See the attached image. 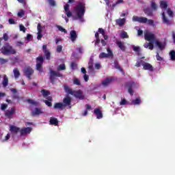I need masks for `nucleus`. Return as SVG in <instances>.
Returning <instances> with one entry per match:
<instances>
[{
  "mask_svg": "<svg viewBox=\"0 0 175 175\" xmlns=\"http://www.w3.org/2000/svg\"><path fill=\"white\" fill-rule=\"evenodd\" d=\"M145 40L150 42L149 43H145L144 47L148 49L149 50H154V42H155V34L152 33H146L144 34Z\"/></svg>",
  "mask_w": 175,
  "mask_h": 175,
  "instance_id": "f257e3e1",
  "label": "nucleus"
},
{
  "mask_svg": "<svg viewBox=\"0 0 175 175\" xmlns=\"http://www.w3.org/2000/svg\"><path fill=\"white\" fill-rule=\"evenodd\" d=\"M74 10L77 14L78 18H83L85 14V4L83 3V1H79L74 8Z\"/></svg>",
  "mask_w": 175,
  "mask_h": 175,
  "instance_id": "f03ea898",
  "label": "nucleus"
},
{
  "mask_svg": "<svg viewBox=\"0 0 175 175\" xmlns=\"http://www.w3.org/2000/svg\"><path fill=\"white\" fill-rule=\"evenodd\" d=\"M1 53H2L3 55H10L12 54H16L17 51L13 49V46H11L9 43H5L0 49Z\"/></svg>",
  "mask_w": 175,
  "mask_h": 175,
  "instance_id": "7ed1b4c3",
  "label": "nucleus"
},
{
  "mask_svg": "<svg viewBox=\"0 0 175 175\" xmlns=\"http://www.w3.org/2000/svg\"><path fill=\"white\" fill-rule=\"evenodd\" d=\"M63 76L64 75H62V74L59 73V72L50 70L49 80L51 84H54V83H55V77H63Z\"/></svg>",
  "mask_w": 175,
  "mask_h": 175,
  "instance_id": "20e7f679",
  "label": "nucleus"
},
{
  "mask_svg": "<svg viewBox=\"0 0 175 175\" xmlns=\"http://www.w3.org/2000/svg\"><path fill=\"white\" fill-rule=\"evenodd\" d=\"M34 70L32 68H31V66H26L25 67L24 70H23V73L25 75V76H26V77H27V79L29 80H31L32 78L31 77V76H32V75H33L34 73Z\"/></svg>",
  "mask_w": 175,
  "mask_h": 175,
  "instance_id": "39448f33",
  "label": "nucleus"
},
{
  "mask_svg": "<svg viewBox=\"0 0 175 175\" xmlns=\"http://www.w3.org/2000/svg\"><path fill=\"white\" fill-rule=\"evenodd\" d=\"M125 88H128V92L130 95H133V89L136 87V83L134 81H129L124 83Z\"/></svg>",
  "mask_w": 175,
  "mask_h": 175,
  "instance_id": "423d86ee",
  "label": "nucleus"
},
{
  "mask_svg": "<svg viewBox=\"0 0 175 175\" xmlns=\"http://www.w3.org/2000/svg\"><path fill=\"white\" fill-rule=\"evenodd\" d=\"M72 96H75L77 99H79V100H84L85 98L81 90H74Z\"/></svg>",
  "mask_w": 175,
  "mask_h": 175,
  "instance_id": "0eeeda50",
  "label": "nucleus"
},
{
  "mask_svg": "<svg viewBox=\"0 0 175 175\" xmlns=\"http://www.w3.org/2000/svg\"><path fill=\"white\" fill-rule=\"evenodd\" d=\"M133 21L136 23H139L140 24H147V21H148V18L143 16H133Z\"/></svg>",
  "mask_w": 175,
  "mask_h": 175,
  "instance_id": "6e6552de",
  "label": "nucleus"
},
{
  "mask_svg": "<svg viewBox=\"0 0 175 175\" xmlns=\"http://www.w3.org/2000/svg\"><path fill=\"white\" fill-rule=\"evenodd\" d=\"M107 51L108 53H101L99 55V58H109V57H113V52L111 51V49L110 48H107Z\"/></svg>",
  "mask_w": 175,
  "mask_h": 175,
  "instance_id": "1a4fd4ad",
  "label": "nucleus"
},
{
  "mask_svg": "<svg viewBox=\"0 0 175 175\" xmlns=\"http://www.w3.org/2000/svg\"><path fill=\"white\" fill-rule=\"evenodd\" d=\"M70 105H72V98L69 96H67L63 99V105L64 106V107L68 106L70 109V107H72Z\"/></svg>",
  "mask_w": 175,
  "mask_h": 175,
  "instance_id": "9d476101",
  "label": "nucleus"
},
{
  "mask_svg": "<svg viewBox=\"0 0 175 175\" xmlns=\"http://www.w3.org/2000/svg\"><path fill=\"white\" fill-rule=\"evenodd\" d=\"M114 81V78L113 77H108L102 81L101 84L103 87H109L111 83Z\"/></svg>",
  "mask_w": 175,
  "mask_h": 175,
  "instance_id": "9b49d317",
  "label": "nucleus"
},
{
  "mask_svg": "<svg viewBox=\"0 0 175 175\" xmlns=\"http://www.w3.org/2000/svg\"><path fill=\"white\" fill-rule=\"evenodd\" d=\"M32 132V128L31 127H25L20 130L21 136H25Z\"/></svg>",
  "mask_w": 175,
  "mask_h": 175,
  "instance_id": "f8f14e48",
  "label": "nucleus"
},
{
  "mask_svg": "<svg viewBox=\"0 0 175 175\" xmlns=\"http://www.w3.org/2000/svg\"><path fill=\"white\" fill-rule=\"evenodd\" d=\"M42 51L44 53L46 59H47L48 61L50 60V58L51 57V53L49 51V50H47V45L42 46Z\"/></svg>",
  "mask_w": 175,
  "mask_h": 175,
  "instance_id": "ddd939ff",
  "label": "nucleus"
},
{
  "mask_svg": "<svg viewBox=\"0 0 175 175\" xmlns=\"http://www.w3.org/2000/svg\"><path fill=\"white\" fill-rule=\"evenodd\" d=\"M143 69L144 70H149V72H152V70H154V67H152L151 64L144 62Z\"/></svg>",
  "mask_w": 175,
  "mask_h": 175,
  "instance_id": "4468645a",
  "label": "nucleus"
},
{
  "mask_svg": "<svg viewBox=\"0 0 175 175\" xmlns=\"http://www.w3.org/2000/svg\"><path fill=\"white\" fill-rule=\"evenodd\" d=\"M44 112L42 111L41 108L36 107L33 111H31V116L35 117V116H40V114H43Z\"/></svg>",
  "mask_w": 175,
  "mask_h": 175,
  "instance_id": "2eb2a0df",
  "label": "nucleus"
},
{
  "mask_svg": "<svg viewBox=\"0 0 175 175\" xmlns=\"http://www.w3.org/2000/svg\"><path fill=\"white\" fill-rule=\"evenodd\" d=\"M65 93L68 95H73L75 90H72L68 85H64Z\"/></svg>",
  "mask_w": 175,
  "mask_h": 175,
  "instance_id": "dca6fc26",
  "label": "nucleus"
},
{
  "mask_svg": "<svg viewBox=\"0 0 175 175\" xmlns=\"http://www.w3.org/2000/svg\"><path fill=\"white\" fill-rule=\"evenodd\" d=\"M88 68L90 72H94V56L90 57Z\"/></svg>",
  "mask_w": 175,
  "mask_h": 175,
  "instance_id": "f3484780",
  "label": "nucleus"
},
{
  "mask_svg": "<svg viewBox=\"0 0 175 175\" xmlns=\"http://www.w3.org/2000/svg\"><path fill=\"white\" fill-rule=\"evenodd\" d=\"M94 114L96 116V118L98 120H100V118H103V114L102 113V111L99 109V108H96L94 111Z\"/></svg>",
  "mask_w": 175,
  "mask_h": 175,
  "instance_id": "a211bd4d",
  "label": "nucleus"
},
{
  "mask_svg": "<svg viewBox=\"0 0 175 175\" xmlns=\"http://www.w3.org/2000/svg\"><path fill=\"white\" fill-rule=\"evenodd\" d=\"M64 12L65 14L67 16V17L70 18L72 16V12L69 10V4H66L64 5Z\"/></svg>",
  "mask_w": 175,
  "mask_h": 175,
  "instance_id": "6ab92c4d",
  "label": "nucleus"
},
{
  "mask_svg": "<svg viewBox=\"0 0 175 175\" xmlns=\"http://www.w3.org/2000/svg\"><path fill=\"white\" fill-rule=\"evenodd\" d=\"M162 17H163V24H166V25H172V22L167 17H166V15L165 14V12L162 13Z\"/></svg>",
  "mask_w": 175,
  "mask_h": 175,
  "instance_id": "aec40b11",
  "label": "nucleus"
},
{
  "mask_svg": "<svg viewBox=\"0 0 175 175\" xmlns=\"http://www.w3.org/2000/svg\"><path fill=\"white\" fill-rule=\"evenodd\" d=\"M46 99L47 100H44V103H45L48 107H51V106H53V103H51L53 102V97L49 96L46 97Z\"/></svg>",
  "mask_w": 175,
  "mask_h": 175,
  "instance_id": "412c9836",
  "label": "nucleus"
},
{
  "mask_svg": "<svg viewBox=\"0 0 175 175\" xmlns=\"http://www.w3.org/2000/svg\"><path fill=\"white\" fill-rule=\"evenodd\" d=\"M14 113H16V109L12 107L10 111H7L5 112V116L8 117V118H12V116H13Z\"/></svg>",
  "mask_w": 175,
  "mask_h": 175,
  "instance_id": "4be33fe9",
  "label": "nucleus"
},
{
  "mask_svg": "<svg viewBox=\"0 0 175 175\" xmlns=\"http://www.w3.org/2000/svg\"><path fill=\"white\" fill-rule=\"evenodd\" d=\"M70 40L72 42H75L76 39H77V33H76V31L72 30L70 32Z\"/></svg>",
  "mask_w": 175,
  "mask_h": 175,
  "instance_id": "5701e85b",
  "label": "nucleus"
},
{
  "mask_svg": "<svg viewBox=\"0 0 175 175\" xmlns=\"http://www.w3.org/2000/svg\"><path fill=\"white\" fill-rule=\"evenodd\" d=\"M116 44L122 51H125L126 50V47L121 40L117 41Z\"/></svg>",
  "mask_w": 175,
  "mask_h": 175,
  "instance_id": "b1692460",
  "label": "nucleus"
},
{
  "mask_svg": "<svg viewBox=\"0 0 175 175\" xmlns=\"http://www.w3.org/2000/svg\"><path fill=\"white\" fill-rule=\"evenodd\" d=\"M50 125H54L55 126H58V119L57 118L51 117L49 120Z\"/></svg>",
  "mask_w": 175,
  "mask_h": 175,
  "instance_id": "393cba45",
  "label": "nucleus"
},
{
  "mask_svg": "<svg viewBox=\"0 0 175 175\" xmlns=\"http://www.w3.org/2000/svg\"><path fill=\"white\" fill-rule=\"evenodd\" d=\"M10 131L12 133H18V132H20L21 129H20V127H17L16 126H10Z\"/></svg>",
  "mask_w": 175,
  "mask_h": 175,
  "instance_id": "a878e982",
  "label": "nucleus"
},
{
  "mask_svg": "<svg viewBox=\"0 0 175 175\" xmlns=\"http://www.w3.org/2000/svg\"><path fill=\"white\" fill-rule=\"evenodd\" d=\"M117 25L119 27H124L125 25V18H119L116 20Z\"/></svg>",
  "mask_w": 175,
  "mask_h": 175,
  "instance_id": "bb28decb",
  "label": "nucleus"
},
{
  "mask_svg": "<svg viewBox=\"0 0 175 175\" xmlns=\"http://www.w3.org/2000/svg\"><path fill=\"white\" fill-rule=\"evenodd\" d=\"M144 12L145 13V14H146V16H152V10L150 8H146L144 9Z\"/></svg>",
  "mask_w": 175,
  "mask_h": 175,
  "instance_id": "cd10ccee",
  "label": "nucleus"
},
{
  "mask_svg": "<svg viewBox=\"0 0 175 175\" xmlns=\"http://www.w3.org/2000/svg\"><path fill=\"white\" fill-rule=\"evenodd\" d=\"M154 44H156V46H157V47H159L160 50H163L165 49V44L163 42L156 40L154 42Z\"/></svg>",
  "mask_w": 175,
  "mask_h": 175,
  "instance_id": "c85d7f7f",
  "label": "nucleus"
},
{
  "mask_svg": "<svg viewBox=\"0 0 175 175\" xmlns=\"http://www.w3.org/2000/svg\"><path fill=\"white\" fill-rule=\"evenodd\" d=\"M3 87L6 88V86L9 85V79L6 75H4L3 80L2 81Z\"/></svg>",
  "mask_w": 175,
  "mask_h": 175,
  "instance_id": "c756f323",
  "label": "nucleus"
},
{
  "mask_svg": "<svg viewBox=\"0 0 175 175\" xmlns=\"http://www.w3.org/2000/svg\"><path fill=\"white\" fill-rule=\"evenodd\" d=\"M14 72V76L15 77V79H18V77H20V70H18V68H15L13 70Z\"/></svg>",
  "mask_w": 175,
  "mask_h": 175,
  "instance_id": "7c9ffc66",
  "label": "nucleus"
},
{
  "mask_svg": "<svg viewBox=\"0 0 175 175\" xmlns=\"http://www.w3.org/2000/svg\"><path fill=\"white\" fill-rule=\"evenodd\" d=\"M64 105L62 103H56L54 105V109H61L62 110V109H64Z\"/></svg>",
  "mask_w": 175,
  "mask_h": 175,
  "instance_id": "2f4dec72",
  "label": "nucleus"
},
{
  "mask_svg": "<svg viewBox=\"0 0 175 175\" xmlns=\"http://www.w3.org/2000/svg\"><path fill=\"white\" fill-rule=\"evenodd\" d=\"M160 8L161 9H167V2L166 1H161Z\"/></svg>",
  "mask_w": 175,
  "mask_h": 175,
  "instance_id": "473e14b6",
  "label": "nucleus"
},
{
  "mask_svg": "<svg viewBox=\"0 0 175 175\" xmlns=\"http://www.w3.org/2000/svg\"><path fill=\"white\" fill-rule=\"evenodd\" d=\"M44 62V57L43 56H39L36 57V64H43Z\"/></svg>",
  "mask_w": 175,
  "mask_h": 175,
  "instance_id": "72a5a7b5",
  "label": "nucleus"
},
{
  "mask_svg": "<svg viewBox=\"0 0 175 175\" xmlns=\"http://www.w3.org/2000/svg\"><path fill=\"white\" fill-rule=\"evenodd\" d=\"M43 64H36V69L38 70L40 73H43Z\"/></svg>",
  "mask_w": 175,
  "mask_h": 175,
  "instance_id": "f704fd0d",
  "label": "nucleus"
},
{
  "mask_svg": "<svg viewBox=\"0 0 175 175\" xmlns=\"http://www.w3.org/2000/svg\"><path fill=\"white\" fill-rule=\"evenodd\" d=\"M27 102L29 103V105H33V106H38V105H39V103H38L31 98L27 99Z\"/></svg>",
  "mask_w": 175,
  "mask_h": 175,
  "instance_id": "c9c22d12",
  "label": "nucleus"
},
{
  "mask_svg": "<svg viewBox=\"0 0 175 175\" xmlns=\"http://www.w3.org/2000/svg\"><path fill=\"white\" fill-rule=\"evenodd\" d=\"M150 8L152 9V10H157V9H158V5H157L155 1H151Z\"/></svg>",
  "mask_w": 175,
  "mask_h": 175,
  "instance_id": "e433bc0d",
  "label": "nucleus"
},
{
  "mask_svg": "<svg viewBox=\"0 0 175 175\" xmlns=\"http://www.w3.org/2000/svg\"><path fill=\"white\" fill-rule=\"evenodd\" d=\"M113 64H114V66H115L116 69H118V70H120V72H122V68H121V66L118 64V61L115 60Z\"/></svg>",
  "mask_w": 175,
  "mask_h": 175,
  "instance_id": "4c0bfd02",
  "label": "nucleus"
},
{
  "mask_svg": "<svg viewBox=\"0 0 175 175\" xmlns=\"http://www.w3.org/2000/svg\"><path fill=\"white\" fill-rule=\"evenodd\" d=\"M41 94H42L44 98H46V96H49V95H50V92L43 89L41 90Z\"/></svg>",
  "mask_w": 175,
  "mask_h": 175,
  "instance_id": "58836bf2",
  "label": "nucleus"
},
{
  "mask_svg": "<svg viewBox=\"0 0 175 175\" xmlns=\"http://www.w3.org/2000/svg\"><path fill=\"white\" fill-rule=\"evenodd\" d=\"M170 57L171 61H175V51L172 50L170 52Z\"/></svg>",
  "mask_w": 175,
  "mask_h": 175,
  "instance_id": "ea45409f",
  "label": "nucleus"
},
{
  "mask_svg": "<svg viewBox=\"0 0 175 175\" xmlns=\"http://www.w3.org/2000/svg\"><path fill=\"white\" fill-rule=\"evenodd\" d=\"M144 60H138L137 62H136V64H135V66L137 67V68H140L141 66H142H142H143V65H144Z\"/></svg>",
  "mask_w": 175,
  "mask_h": 175,
  "instance_id": "a19ab883",
  "label": "nucleus"
},
{
  "mask_svg": "<svg viewBox=\"0 0 175 175\" xmlns=\"http://www.w3.org/2000/svg\"><path fill=\"white\" fill-rule=\"evenodd\" d=\"M120 38L122 39H128V38H129V36H128V33H126V31H122L120 35Z\"/></svg>",
  "mask_w": 175,
  "mask_h": 175,
  "instance_id": "79ce46f5",
  "label": "nucleus"
},
{
  "mask_svg": "<svg viewBox=\"0 0 175 175\" xmlns=\"http://www.w3.org/2000/svg\"><path fill=\"white\" fill-rule=\"evenodd\" d=\"M8 62H9V59L0 57V65H5V64H8Z\"/></svg>",
  "mask_w": 175,
  "mask_h": 175,
  "instance_id": "37998d69",
  "label": "nucleus"
},
{
  "mask_svg": "<svg viewBox=\"0 0 175 175\" xmlns=\"http://www.w3.org/2000/svg\"><path fill=\"white\" fill-rule=\"evenodd\" d=\"M56 27L57 28V29H59L61 32H64V33H68V31H66V29H65L64 27H62V26L61 25H56Z\"/></svg>",
  "mask_w": 175,
  "mask_h": 175,
  "instance_id": "c03bdc74",
  "label": "nucleus"
},
{
  "mask_svg": "<svg viewBox=\"0 0 175 175\" xmlns=\"http://www.w3.org/2000/svg\"><path fill=\"white\" fill-rule=\"evenodd\" d=\"M132 103L134 105H140V103H142V100L139 98H137L132 101Z\"/></svg>",
  "mask_w": 175,
  "mask_h": 175,
  "instance_id": "a18cd8bd",
  "label": "nucleus"
},
{
  "mask_svg": "<svg viewBox=\"0 0 175 175\" xmlns=\"http://www.w3.org/2000/svg\"><path fill=\"white\" fill-rule=\"evenodd\" d=\"M70 68L72 70H75V69H77V64H76V62H71Z\"/></svg>",
  "mask_w": 175,
  "mask_h": 175,
  "instance_id": "49530a36",
  "label": "nucleus"
},
{
  "mask_svg": "<svg viewBox=\"0 0 175 175\" xmlns=\"http://www.w3.org/2000/svg\"><path fill=\"white\" fill-rule=\"evenodd\" d=\"M66 69V66H65V64H60L58 67H57V70H65Z\"/></svg>",
  "mask_w": 175,
  "mask_h": 175,
  "instance_id": "de8ad7c7",
  "label": "nucleus"
},
{
  "mask_svg": "<svg viewBox=\"0 0 175 175\" xmlns=\"http://www.w3.org/2000/svg\"><path fill=\"white\" fill-rule=\"evenodd\" d=\"M120 3H124V0H118L115 3L112 5V8H114L117 5H120Z\"/></svg>",
  "mask_w": 175,
  "mask_h": 175,
  "instance_id": "09e8293b",
  "label": "nucleus"
},
{
  "mask_svg": "<svg viewBox=\"0 0 175 175\" xmlns=\"http://www.w3.org/2000/svg\"><path fill=\"white\" fill-rule=\"evenodd\" d=\"M120 106H124L125 105H128V101L125 98H122V100L120 102Z\"/></svg>",
  "mask_w": 175,
  "mask_h": 175,
  "instance_id": "8fccbe9b",
  "label": "nucleus"
},
{
  "mask_svg": "<svg viewBox=\"0 0 175 175\" xmlns=\"http://www.w3.org/2000/svg\"><path fill=\"white\" fill-rule=\"evenodd\" d=\"M147 23H148V25H151L152 27H155V24L154 23V20L148 19Z\"/></svg>",
  "mask_w": 175,
  "mask_h": 175,
  "instance_id": "3c124183",
  "label": "nucleus"
},
{
  "mask_svg": "<svg viewBox=\"0 0 175 175\" xmlns=\"http://www.w3.org/2000/svg\"><path fill=\"white\" fill-rule=\"evenodd\" d=\"M73 84L75 85H81V83H80V80L79 79L76 78L73 81Z\"/></svg>",
  "mask_w": 175,
  "mask_h": 175,
  "instance_id": "603ef678",
  "label": "nucleus"
},
{
  "mask_svg": "<svg viewBox=\"0 0 175 175\" xmlns=\"http://www.w3.org/2000/svg\"><path fill=\"white\" fill-rule=\"evenodd\" d=\"M37 39L38 40H41L43 38V35L42 34V31H38L37 33Z\"/></svg>",
  "mask_w": 175,
  "mask_h": 175,
  "instance_id": "864d4df0",
  "label": "nucleus"
},
{
  "mask_svg": "<svg viewBox=\"0 0 175 175\" xmlns=\"http://www.w3.org/2000/svg\"><path fill=\"white\" fill-rule=\"evenodd\" d=\"M25 12H24V10H21L18 12V17H23V16H25Z\"/></svg>",
  "mask_w": 175,
  "mask_h": 175,
  "instance_id": "5fc2aeb1",
  "label": "nucleus"
},
{
  "mask_svg": "<svg viewBox=\"0 0 175 175\" xmlns=\"http://www.w3.org/2000/svg\"><path fill=\"white\" fill-rule=\"evenodd\" d=\"M167 13L168 16H170V17H173L174 13H173V11H172V10L170 8L167 9Z\"/></svg>",
  "mask_w": 175,
  "mask_h": 175,
  "instance_id": "6e6d98bb",
  "label": "nucleus"
},
{
  "mask_svg": "<svg viewBox=\"0 0 175 175\" xmlns=\"http://www.w3.org/2000/svg\"><path fill=\"white\" fill-rule=\"evenodd\" d=\"M98 32H99V33H101L103 36H105V29H103V28H98Z\"/></svg>",
  "mask_w": 175,
  "mask_h": 175,
  "instance_id": "4d7b16f0",
  "label": "nucleus"
},
{
  "mask_svg": "<svg viewBox=\"0 0 175 175\" xmlns=\"http://www.w3.org/2000/svg\"><path fill=\"white\" fill-rule=\"evenodd\" d=\"M48 2L51 6H55V0H48Z\"/></svg>",
  "mask_w": 175,
  "mask_h": 175,
  "instance_id": "13d9d810",
  "label": "nucleus"
},
{
  "mask_svg": "<svg viewBox=\"0 0 175 175\" xmlns=\"http://www.w3.org/2000/svg\"><path fill=\"white\" fill-rule=\"evenodd\" d=\"M3 39L5 40V42H8V40H9V36H8V33L3 34Z\"/></svg>",
  "mask_w": 175,
  "mask_h": 175,
  "instance_id": "bf43d9fd",
  "label": "nucleus"
},
{
  "mask_svg": "<svg viewBox=\"0 0 175 175\" xmlns=\"http://www.w3.org/2000/svg\"><path fill=\"white\" fill-rule=\"evenodd\" d=\"M8 22H9V24H10L11 25L16 24V21L13 18H9Z\"/></svg>",
  "mask_w": 175,
  "mask_h": 175,
  "instance_id": "052dcab7",
  "label": "nucleus"
},
{
  "mask_svg": "<svg viewBox=\"0 0 175 175\" xmlns=\"http://www.w3.org/2000/svg\"><path fill=\"white\" fill-rule=\"evenodd\" d=\"M133 51H135V53H139L140 51V47L139 46H133Z\"/></svg>",
  "mask_w": 175,
  "mask_h": 175,
  "instance_id": "680f3d73",
  "label": "nucleus"
},
{
  "mask_svg": "<svg viewBox=\"0 0 175 175\" xmlns=\"http://www.w3.org/2000/svg\"><path fill=\"white\" fill-rule=\"evenodd\" d=\"M57 53H61L62 51V46L58 45L56 49Z\"/></svg>",
  "mask_w": 175,
  "mask_h": 175,
  "instance_id": "e2e57ef3",
  "label": "nucleus"
},
{
  "mask_svg": "<svg viewBox=\"0 0 175 175\" xmlns=\"http://www.w3.org/2000/svg\"><path fill=\"white\" fill-rule=\"evenodd\" d=\"M156 58H157V61H163V58H162V57L159 56V53H157Z\"/></svg>",
  "mask_w": 175,
  "mask_h": 175,
  "instance_id": "0e129e2a",
  "label": "nucleus"
},
{
  "mask_svg": "<svg viewBox=\"0 0 175 175\" xmlns=\"http://www.w3.org/2000/svg\"><path fill=\"white\" fill-rule=\"evenodd\" d=\"M1 110H6L8 109V104H1Z\"/></svg>",
  "mask_w": 175,
  "mask_h": 175,
  "instance_id": "69168bd1",
  "label": "nucleus"
},
{
  "mask_svg": "<svg viewBox=\"0 0 175 175\" xmlns=\"http://www.w3.org/2000/svg\"><path fill=\"white\" fill-rule=\"evenodd\" d=\"M10 139V134L8 133L5 137V139L2 140V142H8V139Z\"/></svg>",
  "mask_w": 175,
  "mask_h": 175,
  "instance_id": "338daca9",
  "label": "nucleus"
},
{
  "mask_svg": "<svg viewBox=\"0 0 175 175\" xmlns=\"http://www.w3.org/2000/svg\"><path fill=\"white\" fill-rule=\"evenodd\" d=\"M172 33L173 42H174V43L175 44V32H174V31H172Z\"/></svg>",
  "mask_w": 175,
  "mask_h": 175,
  "instance_id": "774afa93",
  "label": "nucleus"
}]
</instances>
